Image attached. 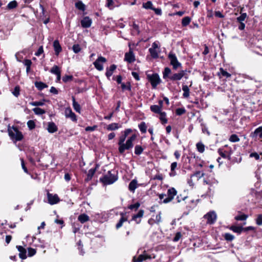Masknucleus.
<instances>
[{"mask_svg": "<svg viewBox=\"0 0 262 262\" xmlns=\"http://www.w3.org/2000/svg\"><path fill=\"white\" fill-rule=\"evenodd\" d=\"M137 136L135 134L129 137L125 143H120L118 145V151L121 155H123L125 150H130L134 146L133 142L136 140Z\"/></svg>", "mask_w": 262, "mask_h": 262, "instance_id": "obj_1", "label": "nucleus"}, {"mask_svg": "<svg viewBox=\"0 0 262 262\" xmlns=\"http://www.w3.org/2000/svg\"><path fill=\"white\" fill-rule=\"evenodd\" d=\"M118 179L117 175L114 170H110L100 179L104 185H110L114 183Z\"/></svg>", "mask_w": 262, "mask_h": 262, "instance_id": "obj_2", "label": "nucleus"}, {"mask_svg": "<svg viewBox=\"0 0 262 262\" xmlns=\"http://www.w3.org/2000/svg\"><path fill=\"white\" fill-rule=\"evenodd\" d=\"M8 132L10 138L14 141L16 142L23 140L24 136L21 132H20L16 127L13 126L10 127H8Z\"/></svg>", "mask_w": 262, "mask_h": 262, "instance_id": "obj_3", "label": "nucleus"}, {"mask_svg": "<svg viewBox=\"0 0 262 262\" xmlns=\"http://www.w3.org/2000/svg\"><path fill=\"white\" fill-rule=\"evenodd\" d=\"M147 77L154 89H155L161 82L159 76L157 73H154L151 75L148 74L147 75Z\"/></svg>", "mask_w": 262, "mask_h": 262, "instance_id": "obj_4", "label": "nucleus"}, {"mask_svg": "<svg viewBox=\"0 0 262 262\" xmlns=\"http://www.w3.org/2000/svg\"><path fill=\"white\" fill-rule=\"evenodd\" d=\"M168 59L170 60V64L172 66L174 70H177L181 67V63L178 61L177 57L175 54L172 52H170L168 56Z\"/></svg>", "mask_w": 262, "mask_h": 262, "instance_id": "obj_5", "label": "nucleus"}, {"mask_svg": "<svg viewBox=\"0 0 262 262\" xmlns=\"http://www.w3.org/2000/svg\"><path fill=\"white\" fill-rule=\"evenodd\" d=\"M186 70H181L178 73L172 74L169 77V79L172 81H179L184 77L186 79L188 78L186 75Z\"/></svg>", "mask_w": 262, "mask_h": 262, "instance_id": "obj_6", "label": "nucleus"}, {"mask_svg": "<svg viewBox=\"0 0 262 262\" xmlns=\"http://www.w3.org/2000/svg\"><path fill=\"white\" fill-rule=\"evenodd\" d=\"M177 193L174 188H170L167 190V197L163 200L164 203H167L171 202Z\"/></svg>", "mask_w": 262, "mask_h": 262, "instance_id": "obj_7", "label": "nucleus"}, {"mask_svg": "<svg viewBox=\"0 0 262 262\" xmlns=\"http://www.w3.org/2000/svg\"><path fill=\"white\" fill-rule=\"evenodd\" d=\"M106 61V59L102 57H99L94 62V65L95 68L98 71H102L103 69V65L101 62H105Z\"/></svg>", "mask_w": 262, "mask_h": 262, "instance_id": "obj_8", "label": "nucleus"}, {"mask_svg": "<svg viewBox=\"0 0 262 262\" xmlns=\"http://www.w3.org/2000/svg\"><path fill=\"white\" fill-rule=\"evenodd\" d=\"M48 203L51 205H54L58 203L60 199L57 194H53L49 192L47 193Z\"/></svg>", "mask_w": 262, "mask_h": 262, "instance_id": "obj_9", "label": "nucleus"}, {"mask_svg": "<svg viewBox=\"0 0 262 262\" xmlns=\"http://www.w3.org/2000/svg\"><path fill=\"white\" fill-rule=\"evenodd\" d=\"M135 60V56L133 51L132 49L130 48L129 52L125 54L124 60L130 63L134 62Z\"/></svg>", "mask_w": 262, "mask_h": 262, "instance_id": "obj_10", "label": "nucleus"}, {"mask_svg": "<svg viewBox=\"0 0 262 262\" xmlns=\"http://www.w3.org/2000/svg\"><path fill=\"white\" fill-rule=\"evenodd\" d=\"M151 258V256L146 254L145 251H144L143 253L139 255L138 257H134L133 260L134 262H142L146 259Z\"/></svg>", "mask_w": 262, "mask_h": 262, "instance_id": "obj_11", "label": "nucleus"}, {"mask_svg": "<svg viewBox=\"0 0 262 262\" xmlns=\"http://www.w3.org/2000/svg\"><path fill=\"white\" fill-rule=\"evenodd\" d=\"M204 217L207 220V223L210 224L214 223L216 219V215L213 211L208 213Z\"/></svg>", "mask_w": 262, "mask_h": 262, "instance_id": "obj_12", "label": "nucleus"}, {"mask_svg": "<svg viewBox=\"0 0 262 262\" xmlns=\"http://www.w3.org/2000/svg\"><path fill=\"white\" fill-rule=\"evenodd\" d=\"M65 116L66 118H69L74 122L77 121V117L75 113H74L70 107H67L65 109L64 111Z\"/></svg>", "mask_w": 262, "mask_h": 262, "instance_id": "obj_13", "label": "nucleus"}, {"mask_svg": "<svg viewBox=\"0 0 262 262\" xmlns=\"http://www.w3.org/2000/svg\"><path fill=\"white\" fill-rule=\"evenodd\" d=\"M144 213V211L143 210H140L136 214L133 215L132 221H135L137 224H140L141 222V219L143 216Z\"/></svg>", "mask_w": 262, "mask_h": 262, "instance_id": "obj_14", "label": "nucleus"}, {"mask_svg": "<svg viewBox=\"0 0 262 262\" xmlns=\"http://www.w3.org/2000/svg\"><path fill=\"white\" fill-rule=\"evenodd\" d=\"M250 137L253 139L256 138L257 137L259 139H262V126L258 127L253 132L250 134Z\"/></svg>", "mask_w": 262, "mask_h": 262, "instance_id": "obj_15", "label": "nucleus"}, {"mask_svg": "<svg viewBox=\"0 0 262 262\" xmlns=\"http://www.w3.org/2000/svg\"><path fill=\"white\" fill-rule=\"evenodd\" d=\"M92 24V19L88 16L84 17L81 20V25L83 28H89Z\"/></svg>", "mask_w": 262, "mask_h": 262, "instance_id": "obj_16", "label": "nucleus"}, {"mask_svg": "<svg viewBox=\"0 0 262 262\" xmlns=\"http://www.w3.org/2000/svg\"><path fill=\"white\" fill-rule=\"evenodd\" d=\"M121 218L119 220L118 223L116 225V228L118 229L121 227L124 222L127 221V217L125 216V213L123 212L120 213Z\"/></svg>", "mask_w": 262, "mask_h": 262, "instance_id": "obj_17", "label": "nucleus"}, {"mask_svg": "<svg viewBox=\"0 0 262 262\" xmlns=\"http://www.w3.org/2000/svg\"><path fill=\"white\" fill-rule=\"evenodd\" d=\"M17 248L19 252V257L23 259H26L27 258L26 249L21 246H17Z\"/></svg>", "mask_w": 262, "mask_h": 262, "instance_id": "obj_18", "label": "nucleus"}, {"mask_svg": "<svg viewBox=\"0 0 262 262\" xmlns=\"http://www.w3.org/2000/svg\"><path fill=\"white\" fill-rule=\"evenodd\" d=\"M57 129L58 128L54 122H51L48 123L47 130L49 133H54L56 132Z\"/></svg>", "mask_w": 262, "mask_h": 262, "instance_id": "obj_19", "label": "nucleus"}, {"mask_svg": "<svg viewBox=\"0 0 262 262\" xmlns=\"http://www.w3.org/2000/svg\"><path fill=\"white\" fill-rule=\"evenodd\" d=\"M53 47L55 52V54L56 55H58L62 50L61 47L59 44L58 40H55L53 42Z\"/></svg>", "mask_w": 262, "mask_h": 262, "instance_id": "obj_20", "label": "nucleus"}, {"mask_svg": "<svg viewBox=\"0 0 262 262\" xmlns=\"http://www.w3.org/2000/svg\"><path fill=\"white\" fill-rule=\"evenodd\" d=\"M116 66L115 64H112L110 66L109 69H106V72L105 75L107 78H110V77L112 75L114 71L116 69Z\"/></svg>", "mask_w": 262, "mask_h": 262, "instance_id": "obj_21", "label": "nucleus"}, {"mask_svg": "<svg viewBox=\"0 0 262 262\" xmlns=\"http://www.w3.org/2000/svg\"><path fill=\"white\" fill-rule=\"evenodd\" d=\"M137 181L135 179L133 180L129 184L128 189L130 191L134 192L135 189L137 188Z\"/></svg>", "mask_w": 262, "mask_h": 262, "instance_id": "obj_22", "label": "nucleus"}, {"mask_svg": "<svg viewBox=\"0 0 262 262\" xmlns=\"http://www.w3.org/2000/svg\"><path fill=\"white\" fill-rule=\"evenodd\" d=\"M244 8L241 9V15L237 17L236 20L238 23H244L246 18L247 17V15L246 13H242Z\"/></svg>", "mask_w": 262, "mask_h": 262, "instance_id": "obj_23", "label": "nucleus"}, {"mask_svg": "<svg viewBox=\"0 0 262 262\" xmlns=\"http://www.w3.org/2000/svg\"><path fill=\"white\" fill-rule=\"evenodd\" d=\"M73 106L74 109L77 112L80 113L81 106L78 102L76 101L75 98L74 96L72 97Z\"/></svg>", "mask_w": 262, "mask_h": 262, "instance_id": "obj_24", "label": "nucleus"}, {"mask_svg": "<svg viewBox=\"0 0 262 262\" xmlns=\"http://www.w3.org/2000/svg\"><path fill=\"white\" fill-rule=\"evenodd\" d=\"M171 74H172L171 69L168 67L165 68L163 72V79H166L167 78L169 79V77L170 76V75Z\"/></svg>", "mask_w": 262, "mask_h": 262, "instance_id": "obj_25", "label": "nucleus"}, {"mask_svg": "<svg viewBox=\"0 0 262 262\" xmlns=\"http://www.w3.org/2000/svg\"><path fill=\"white\" fill-rule=\"evenodd\" d=\"M35 86L39 91L48 87V85L46 83L41 81H36L35 82Z\"/></svg>", "mask_w": 262, "mask_h": 262, "instance_id": "obj_26", "label": "nucleus"}, {"mask_svg": "<svg viewBox=\"0 0 262 262\" xmlns=\"http://www.w3.org/2000/svg\"><path fill=\"white\" fill-rule=\"evenodd\" d=\"M120 126L117 123H113L107 126L106 129L107 130H115L119 128Z\"/></svg>", "mask_w": 262, "mask_h": 262, "instance_id": "obj_27", "label": "nucleus"}, {"mask_svg": "<svg viewBox=\"0 0 262 262\" xmlns=\"http://www.w3.org/2000/svg\"><path fill=\"white\" fill-rule=\"evenodd\" d=\"M182 90L183 91V96L184 98H188L190 95V91L188 86L186 85H182Z\"/></svg>", "mask_w": 262, "mask_h": 262, "instance_id": "obj_28", "label": "nucleus"}, {"mask_svg": "<svg viewBox=\"0 0 262 262\" xmlns=\"http://www.w3.org/2000/svg\"><path fill=\"white\" fill-rule=\"evenodd\" d=\"M150 110L156 114H160L162 112V108H161V106L158 105H151L150 107Z\"/></svg>", "mask_w": 262, "mask_h": 262, "instance_id": "obj_29", "label": "nucleus"}, {"mask_svg": "<svg viewBox=\"0 0 262 262\" xmlns=\"http://www.w3.org/2000/svg\"><path fill=\"white\" fill-rule=\"evenodd\" d=\"M97 165L95 168H91L88 171V173L87 174V178H86L85 180L88 181L92 179L93 178L94 174L95 173L96 169L97 167Z\"/></svg>", "mask_w": 262, "mask_h": 262, "instance_id": "obj_30", "label": "nucleus"}, {"mask_svg": "<svg viewBox=\"0 0 262 262\" xmlns=\"http://www.w3.org/2000/svg\"><path fill=\"white\" fill-rule=\"evenodd\" d=\"M230 229L233 231L234 232L237 233L238 234H241L243 231V227L232 226L230 227Z\"/></svg>", "mask_w": 262, "mask_h": 262, "instance_id": "obj_31", "label": "nucleus"}, {"mask_svg": "<svg viewBox=\"0 0 262 262\" xmlns=\"http://www.w3.org/2000/svg\"><path fill=\"white\" fill-rule=\"evenodd\" d=\"M159 119L161 120L162 124H164L167 123V119L166 118V114L165 112H162L159 114Z\"/></svg>", "mask_w": 262, "mask_h": 262, "instance_id": "obj_32", "label": "nucleus"}, {"mask_svg": "<svg viewBox=\"0 0 262 262\" xmlns=\"http://www.w3.org/2000/svg\"><path fill=\"white\" fill-rule=\"evenodd\" d=\"M23 63L26 67V72L28 73L30 71V67L32 63V61L30 59H25Z\"/></svg>", "mask_w": 262, "mask_h": 262, "instance_id": "obj_33", "label": "nucleus"}, {"mask_svg": "<svg viewBox=\"0 0 262 262\" xmlns=\"http://www.w3.org/2000/svg\"><path fill=\"white\" fill-rule=\"evenodd\" d=\"M250 158H254L255 160H262V152L258 154L256 152H252L250 154Z\"/></svg>", "mask_w": 262, "mask_h": 262, "instance_id": "obj_34", "label": "nucleus"}, {"mask_svg": "<svg viewBox=\"0 0 262 262\" xmlns=\"http://www.w3.org/2000/svg\"><path fill=\"white\" fill-rule=\"evenodd\" d=\"M78 219L81 223H84L89 220V217L85 214H82L78 216Z\"/></svg>", "mask_w": 262, "mask_h": 262, "instance_id": "obj_35", "label": "nucleus"}, {"mask_svg": "<svg viewBox=\"0 0 262 262\" xmlns=\"http://www.w3.org/2000/svg\"><path fill=\"white\" fill-rule=\"evenodd\" d=\"M50 72L51 73L55 74L56 75L61 73L59 68L56 65H54L51 68Z\"/></svg>", "mask_w": 262, "mask_h": 262, "instance_id": "obj_36", "label": "nucleus"}, {"mask_svg": "<svg viewBox=\"0 0 262 262\" xmlns=\"http://www.w3.org/2000/svg\"><path fill=\"white\" fill-rule=\"evenodd\" d=\"M139 128L142 133H145L147 130V126L144 122H142L138 125Z\"/></svg>", "mask_w": 262, "mask_h": 262, "instance_id": "obj_37", "label": "nucleus"}, {"mask_svg": "<svg viewBox=\"0 0 262 262\" xmlns=\"http://www.w3.org/2000/svg\"><path fill=\"white\" fill-rule=\"evenodd\" d=\"M143 150L144 149L141 146L137 145L135 147V154L137 155H140L142 153Z\"/></svg>", "mask_w": 262, "mask_h": 262, "instance_id": "obj_38", "label": "nucleus"}, {"mask_svg": "<svg viewBox=\"0 0 262 262\" xmlns=\"http://www.w3.org/2000/svg\"><path fill=\"white\" fill-rule=\"evenodd\" d=\"M32 110L36 115H42L46 113V111L44 110L39 107H35L33 108Z\"/></svg>", "mask_w": 262, "mask_h": 262, "instance_id": "obj_39", "label": "nucleus"}, {"mask_svg": "<svg viewBox=\"0 0 262 262\" xmlns=\"http://www.w3.org/2000/svg\"><path fill=\"white\" fill-rule=\"evenodd\" d=\"M191 21L190 17L186 16L182 19V25L184 27H186L189 24Z\"/></svg>", "mask_w": 262, "mask_h": 262, "instance_id": "obj_40", "label": "nucleus"}, {"mask_svg": "<svg viewBox=\"0 0 262 262\" xmlns=\"http://www.w3.org/2000/svg\"><path fill=\"white\" fill-rule=\"evenodd\" d=\"M197 150L199 152L203 153L205 150V146L202 142H199L196 145Z\"/></svg>", "mask_w": 262, "mask_h": 262, "instance_id": "obj_41", "label": "nucleus"}, {"mask_svg": "<svg viewBox=\"0 0 262 262\" xmlns=\"http://www.w3.org/2000/svg\"><path fill=\"white\" fill-rule=\"evenodd\" d=\"M149 52L152 58H156L158 57V53L156 49H155L154 48H149Z\"/></svg>", "mask_w": 262, "mask_h": 262, "instance_id": "obj_42", "label": "nucleus"}, {"mask_svg": "<svg viewBox=\"0 0 262 262\" xmlns=\"http://www.w3.org/2000/svg\"><path fill=\"white\" fill-rule=\"evenodd\" d=\"M17 6V3L16 1L10 2L7 5V8L9 9H12L15 8Z\"/></svg>", "mask_w": 262, "mask_h": 262, "instance_id": "obj_43", "label": "nucleus"}, {"mask_svg": "<svg viewBox=\"0 0 262 262\" xmlns=\"http://www.w3.org/2000/svg\"><path fill=\"white\" fill-rule=\"evenodd\" d=\"M76 7L80 10L83 11L85 9V5L81 1H78L75 4Z\"/></svg>", "mask_w": 262, "mask_h": 262, "instance_id": "obj_44", "label": "nucleus"}, {"mask_svg": "<svg viewBox=\"0 0 262 262\" xmlns=\"http://www.w3.org/2000/svg\"><path fill=\"white\" fill-rule=\"evenodd\" d=\"M229 140L231 142H237L239 141V138L235 134H232L230 137Z\"/></svg>", "mask_w": 262, "mask_h": 262, "instance_id": "obj_45", "label": "nucleus"}, {"mask_svg": "<svg viewBox=\"0 0 262 262\" xmlns=\"http://www.w3.org/2000/svg\"><path fill=\"white\" fill-rule=\"evenodd\" d=\"M248 215L245 214L237 215L235 217V220L236 221H245L248 218Z\"/></svg>", "mask_w": 262, "mask_h": 262, "instance_id": "obj_46", "label": "nucleus"}, {"mask_svg": "<svg viewBox=\"0 0 262 262\" xmlns=\"http://www.w3.org/2000/svg\"><path fill=\"white\" fill-rule=\"evenodd\" d=\"M143 7L146 9H154L152 4L151 1H148L146 3L143 4Z\"/></svg>", "mask_w": 262, "mask_h": 262, "instance_id": "obj_47", "label": "nucleus"}, {"mask_svg": "<svg viewBox=\"0 0 262 262\" xmlns=\"http://www.w3.org/2000/svg\"><path fill=\"white\" fill-rule=\"evenodd\" d=\"M224 238L226 241H232L234 239V236L230 233H226L224 235Z\"/></svg>", "mask_w": 262, "mask_h": 262, "instance_id": "obj_48", "label": "nucleus"}, {"mask_svg": "<svg viewBox=\"0 0 262 262\" xmlns=\"http://www.w3.org/2000/svg\"><path fill=\"white\" fill-rule=\"evenodd\" d=\"M220 74L224 77H226V78H229L231 77V74L228 73L227 71H225L223 68H220ZM220 75V73H219Z\"/></svg>", "mask_w": 262, "mask_h": 262, "instance_id": "obj_49", "label": "nucleus"}, {"mask_svg": "<svg viewBox=\"0 0 262 262\" xmlns=\"http://www.w3.org/2000/svg\"><path fill=\"white\" fill-rule=\"evenodd\" d=\"M44 101H45V100H43V101H34V102H31L30 103V104L32 106H42L44 104Z\"/></svg>", "mask_w": 262, "mask_h": 262, "instance_id": "obj_50", "label": "nucleus"}, {"mask_svg": "<svg viewBox=\"0 0 262 262\" xmlns=\"http://www.w3.org/2000/svg\"><path fill=\"white\" fill-rule=\"evenodd\" d=\"M72 49H73V52L75 53H79L81 50L80 46L78 44L74 45L73 46Z\"/></svg>", "mask_w": 262, "mask_h": 262, "instance_id": "obj_51", "label": "nucleus"}, {"mask_svg": "<svg viewBox=\"0 0 262 262\" xmlns=\"http://www.w3.org/2000/svg\"><path fill=\"white\" fill-rule=\"evenodd\" d=\"M27 125L30 129H33L35 127V123L33 120H29L27 122Z\"/></svg>", "mask_w": 262, "mask_h": 262, "instance_id": "obj_52", "label": "nucleus"}, {"mask_svg": "<svg viewBox=\"0 0 262 262\" xmlns=\"http://www.w3.org/2000/svg\"><path fill=\"white\" fill-rule=\"evenodd\" d=\"M20 88L19 86H16L12 92V94L14 96L17 97L19 95Z\"/></svg>", "mask_w": 262, "mask_h": 262, "instance_id": "obj_53", "label": "nucleus"}, {"mask_svg": "<svg viewBox=\"0 0 262 262\" xmlns=\"http://www.w3.org/2000/svg\"><path fill=\"white\" fill-rule=\"evenodd\" d=\"M73 79L72 75H65L62 77V81L64 82H67L70 81H72Z\"/></svg>", "mask_w": 262, "mask_h": 262, "instance_id": "obj_54", "label": "nucleus"}, {"mask_svg": "<svg viewBox=\"0 0 262 262\" xmlns=\"http://www.w3.org/2000/svg\"><path fill=\"white\" fill-rule=\"evenodd\" d=\"M140 204L138 202H137L134 204L130 205L128 207V209H131V210H133V209L137 210L138 209V208L140 207Z\"/></svg>", "mask_w": 262, "mask_h": 262, "instance_id": "obj_55", "label": "nucleus"}, {"mask_svg": "<svg viewBox=\"0 0 262 262\" xmlns=\"http://www.w3.org/2000/svg\"><path fill=\"white\" fill-rule=\"evenodd\" d=\"M186 110L184 108H178L176 111V114L179 116L184 114Z\"/></svg>", "mask_w": 262, "mask_h": 262, "instance_id": "obj_56", "label": "nucleus"}, {"mask_svg": "<svg viewBox=\"0 0 262 262\" xmlns=\"http://www.w3.org/2000/svg\"><path fill=\"white\" fill-rule=\"evenodd\" d=\"M161 212H159V213L156 215L155 220V223L159 224L162 221Z\"/></svg>", "mask_w": 262, "mask_h": 262, "instance_id": "obj_57", "label": "nucleus"}, {"mask_svg": "<svg viewBox=\"0 0 262 262\" xmlns=\"http://www.w3.org/2000/svg\"><path fill=\"white\" fill-rule=\"evenodd\" d=\"M29 256H32L36 254V250L32 248H28V250Z\"/></svg>", "mask_w": 262, "mask_h": 262, "instance_id": "obj_58", "label": "nucleus"}, {"mask_svg": "<svg viewBox=\"0 0 262 262\" xmlns=\"http://www.w3.org/2000/svg\"><path fill=\"white\" fill-rule=\"evenodd\" d=\"M126 138V137L124 136L123 134L119 137V140L118 142V144H119L120 143H124L125 141V139Z\"/></svg>", "mask_w": 262, "mask_h": 262, "instance_id": "obj_59", "label": "nucleus"}, {"mask_svg": "<svg viewBox=\"0 0 262 262\" xmlns=\"http://www.w3.org/2000/svg\"><path fill=\"white\" fill-rule=\"evenodd\" d=\"M256 223L258 225H262V214H259L256 220Z\"/></svg>", "mask_w": 262, "mask_h": 262, "instance_id": "obj_60", "label": "nucleus"}, {"mask_svg": "<svg viewBox=\"0 0 262 262\" xmlns=\"http://www.w3.org/2000/svg\"><path fill=\"white\" fill-rule=\"evenodd\" d=\"M219 154L223 158H226L227 157V155L223 151V149L219 148L217 150Z\"/></svg>", "mask_w": 262, "mask_h": 262, "instance_id": "obj_61", "label": "nucleus"}, {"mask_svg": "<svg viewBox=\"0 0 262 262\" xmlns=\"http://www.w3.org/2000/svg\"><path fill=\"white\" fill-rule=\"evenodd\" d=\"M181 236H182V234H181V232H177L176 234L174 237L173 238V241L178 242L181 238Z\"/></svg>", "mask_w": 262, "mask_h": 262, "instance_id": "obj_62", "label": "nucleus"}, {"mask_svg": "<svg viewBox=\"0 0 262 262\" xmlns=\"http://www.w3.org/2000/svg\"><path fill=\"white\" fill-rule=\"evenodd\" d=\"M43 52V49L42 46H40L37 51L35 53V55L37 56H40Z\"/></svg>", "mask_w": 262, "mask_h": 262, "instance_id": "obj_63", "label": "nucleus"}, {"mask_svg": "<svg viewBox=\"0 0 262 262\" xmlns=\"http://www.w3.org/2000/svg\"><path fill=\"white\" fill-rule=\"evenodd\" d=\"M132 129L130 128H127L125 129L123 132H122V134H123L124 136H125L126 137L127 136L132 132Z\"/></svg>", "mask_w": 262, "mask_h": 262, "instance_id": "obj_64", "label": "nucleus"}]
</instances>
